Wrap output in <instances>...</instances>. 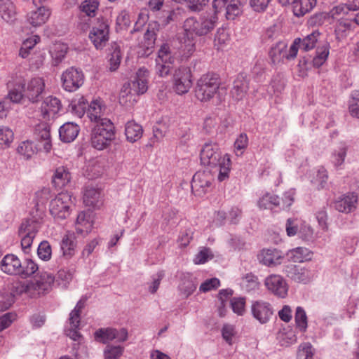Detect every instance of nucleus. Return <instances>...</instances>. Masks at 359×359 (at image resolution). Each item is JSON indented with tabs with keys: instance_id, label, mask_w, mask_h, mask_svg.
Instances as JSON below:
<instances>
[{
	"instance_id": "obj_6",
	"label": "nucleus",
	"mask_w": 359,
	"mask_h": 359,
	"mask_svg": "<svg viewBox=\"0 0 359 359\" xmlns=\"http://www.w3.org/2000/svg\"><path fill=\"white\" fill-rule=\"evenodd\" d=\"M62 88L68 92L77 90L84 83V74L74 67L67 69L61 75Z\"/></svg>"
},
{
	"instance_id": "obj_41",
	"label": "nucleus",
	"mask_w": 359,
	"mask_h": 359,
	"mask_svg": "<svg viewBox=\"0 0 359 359\" xmlns=\"http://www.w3.org/2000/svg\"><path fill=\"white\" fill-rule=\"evenodd\" d=\"M257 205L260 209H272L273 207L280 206V200L275 194L266 193L259 198Z\"/></svg>"
},
{
	"instance_id": "obj_43",
	"label": "nucleus",
	"mask_w": 359,
	"mask_h": 359,
	"mask_svg": "<svg viewBox=\"0 0 359 359\" xmlns=\"http://www.w3.org/2000/svg\"><path fill=\"white\" fill-rule=\"evenodd\" d=\"M38 269V265L32 259H25L22 263L21 262L19 273L17 276L22 278H27L34 274Z\"/></svg>"
},
{
	"instance_id": "obj_16",
	"label": "nucleus",
	"mask_w": 359,
	"mask_h": 359,
	"mask_svg": "<svg viewBox=\"0 0 359 359\" xmlns=\"http://www.w3.org/2000/svg\"><path fill=\"white\" fill-rule=\"evenodd\" d=\"M251 311L253 317L260 323H266L273 315L271 305L266 302L256 301L252 303Z\"/></svg>"
},
{
	"instance_id": "obj_35",
	"label": "nucleus",
	"mask_w": 359,
	"mask_h": 359,
	"mask_svg": "<svg viewBox=\"0 0 359 359\" xmlns=\"http://www.w3.org/2000/svg\"><path fill=\"white\" fill-rule=\"evenodd\" d=\"M104 110L103 105L100 100H95L88 104V107L86 111L87 116L90 119L91 121L97 123L102 118V111Z\"/></svg>"
},
{
	"instance_id": "obj_36",
	"label": "nucleus",
	"mask_w": 359,
	"mask_h": 359,
	"mask_svg": "<svg viewBox=\"0 0 359 359\" xmlns=\"http://www.w3.org/2000/svg\"><path fill=\"white\" fill-rule=\"evenodd\" d=\"M287 44L283 41H278L272 46L269 50V57L273 64L278 63L286 58Z\"/></svg>"
},
{
	"instance_id": "obj_32",
	"label": "nucleus",
	"mask_w": 359,
	"mask_h": 359,
	"mask_svg": "<svg viewBox=\"0 0 359 359\" xmlns=\"http://www.w3.org/2000/svg\"><path fill=\"white\" fill-rule=\"evenodd\" d=\"M70 180L71 175L68 169L64 166H60L55 170L52 177V184L56 189H61L70 182Z\"/></svg>"
},
{
	"instance_id": "obj_38",
	"label": "nucleus",
	"mask_w": 359,
	"mask_h": 359,
	"mask_svg": "<svg viewBox=\"0 0 359 359\" xmlns=\"http://www.w3.org/2000/svg\"><path fill=\"white\" fill-rule=\"evenodd\" d=\"M320 33L319 31H313L303 39L300 38L299 46L300 49L304 51H309L313 49L318 41Z\"/></svg>"
},
{
	"instance_id": "obj_7",
	"label": "nucleus",
	"mask_w": 359,
	"mask_h": 359,
	"mask_svg": "<svg viewBox=\"0 0 359 359\" xmlns=\"http://www.w3.org/2000/svg\"><path fill=\"white\" fill-rule=\"evenodd\" d=\"M282 271L286 277L298 283L306 284L313 276L312 271L309 269L291 262L285 264Z\"/></svg>"
},
{
	"instance_id": "obj_8",
	"label": "nucleus",
	"mask_w": 359,
	"mask_h": 359,
	"mask_svg": "<svg viewBox=\"0 0 359 359\" xmlns=\"http://www.w3.org/2000/svg\"><path fill=\"white\" fill-rule=\"evenodd\" d=\"M94 338L97 342L107 344L109 341L116 339L122 342L128 338V331L125 328L117 330L111 327L99 328L94 333Z\"/></svg>"
},
{
	"instance_id": "obj_46",
	"label": "nucleus",
	"mask_w": 359,
	"mask_h": 359,
	"mask_svg": "<svg viewBox=\"0 0 359 359\" xmlns=\"http://www.w3.org/2000/svg\"><path fill=\"white\" fill-rule=\"evenodd\" d=\"M93 128H98V132H100V134H103V136L107 137V133H111V140H114L115 138V127L109 118L101 119L95 125Z\"/></svg>"
},
{
	"instance_id": "obj_5",
	"label": "nucleus",
	"mask_w": 359,
	"mask_h": 359,
	"mask_svg": "<svg viewBox=\"0 0 359 359\" xmlns=\"http://www.w3.org/2000/svg\"><path fill=\"white\" fill-rule=\"evenodd\" d=\"M72 203V195L68 192H61L55 198L52 199L49 211L53 218L57 220H64L70 214V205Z\"/></svg>"
},
{
	"instance_id": "obj_55",
	"label": "nucleus",
	"mask_w": 359,
	"mask_h": 359,
	"mask_svg": "<svg viewBox=\"0 0 359 359\" xmlns=\"http://www.w3.org/2000/svg\"><path fill=\"white\" fill-rule=\"evenodd\" d=\"M67 49L65 46L59 45L50 52L53 65L57 66L63 61L67 54Z\"/></svg>"
},
{
	"instance_id": "obj_57",
	"label": "nucleus",
	"mask_w": 359,
	"mask_h": 359,
	"mask_svg": "<svg viewBox=\"0 0 359 359\" xmlns=\"http://www.w3.org/2000/svg\"><path fill=\"white\" fill-rule=\"evenodd\" d=\"M85 300L80 299L74 309L69 313V324H76L81 323V313L84 307Z\"/></svg>"
},
{
	"instance_id": "obj_64",
	"label": "nucleus",
	"mask_w": 359,
	"mask_h": 359,
	"mask_svg": "<svg viewBox=\"0 0 359 359\" xmlns=\"http://www.w3.org/2000/svg\"><path fill=\"white\" fill-rule=\"evenodd\" d=\"M212 258H213V255L211 250L209 248H204L196 255L194 261L196 264H203Z\"/></svg>"
},
{
	"instance_id": "obj_13",
	"label": "nucleus",
	"mask_w": 359,
	"mask_h": 359,
	"mask_svg": "<svg viewBox=\"0 0 359 359\" xmlns=\"http://www.w3.org/2000/svg\"><path fill=\"white\" fill-rule=\"evenodd\" d=\"M45 83L43 79L34 77L30 79L25 88V98L31 102H36L39 100L44 90Z\"/></svg>"
},
{
	"instance_id": "obj_52",
	"label": "nucleus",
	"mask_w": 359,
	"mask_h": 359,
	"mask_svg": "<svg viewBox=\"0 0 359 359\" xmlns=\"http://www.w3.org/2000/svg\"><path fill=\"white\" fill-rule=\"evenodd\" d=\"M123 353V348L118 346L107 344L104 350V359H119Z\"/></svg>"
},
{
	"instance_id": "obj_49",
	"label": "nucleus",
	"mask_w": 359,
	"mask_h": 359,
	"mask_svg": "<svg viewBox=\"0 0 359 359\" xmlns=\"http://www.w3.org/2000/svg\"><path fill=\"white\" fill-rule=\"evenodd\" d=\"M12 130L6 126H0V149L8 147L13 140Z\"/></svg>"
},
{
	"instance_id": "obj_61",
	"label": "nucleus",
	"mask_w": 359,
	"mask_h": 359,
	"mask_svg": "<svg viewBox=\"0 0 359 359\" xmlns=\"http://www.w3.org/2000/svg\"><path fill=\"white\" fill-rule=\"evenodd\" d=\"M156 61H161L166 63V61L174 62L175 58L171 55L170 47L168 44L164 43L161 46L158 52V57Z\"/></svg>"
},
{
	"instance_id": "obj_59",
	"label": "nucleus",
	"mask_w": 359,
	"mask_h": 359,
	"mask_svg": "<svg viewBox=\"0 0 359 359\" xmlns=\"http://www.w3.org/2000/svg\"><path fill=\"white\" fill-rule=\"evenodd\" d=\"M248 145V137L245 133H241L236 140L234 142V149L236 151V155L239 156L243 153V151Z\"/></svg>"
},
{
	"instance_id": "obj_19",
	"label": "nucleus",
	"mask_w": 359,
	"mask_h": 359,
	"mask_svg": "<svg viewBox=\"0 0 359 359\" xmlns=\"http://www.w3.org/2000/svg\"><path fill=\"white\" fill-rule=\"evenodd\" d=\"M34 135L36 140L44 142L43 149L48 152L51 149L50 127L45 122L37 124L34 130Z\"/></svg>"
},
{
	"instance_id": "obj_50",
	"label": "nucleus",
	"mask_w": 359,
	"mask_h": 359,
	"mask_svg": "<svg viewBox=\"0 0 359 359\" xmlns=\"http://www.w3.org/2000/svg\"><path fill=\"white\" fill-rule=\"evenodd\" d=\"M346 152L347 148L346 146H341L332 152L331 162L335 168H338L344 163Z\"/></svg>"
},
{
	"instance_id": "obj_12",
	"label": "nucleus",
	"mask_w": 359,
	"mask_h": 359,
	"mask_svg": "<svg viewBox=\"0 0 359 359\" xmlns=\"http://www.w3.org/2000/svg\"><path fill=\"white\" fill-rule=\"evenodd\" d=\"M265 285L274 295L285 298L287 294L288 286L283 278L279 275H270L265 279Z\"/></svg>"
},
{
	"instance_id": "obj_17",
	"label": "nucleus",
	"mask_w": 359,
	"mask_h": 359,
	"mask_svg": "<svg viewBox=\"0 0 359 359\" xmlns=\"http://www.w3.org/2000/svg\"><path fill=\"white\" fill-rule=\"evenodd\" d=\"M41 114L44 119H50L54 116L62 109L60 100L56 97L48 96L46 97L41 105Z\"/></svg>"
},
{
	"instance_id": "obj_9",
	"label": "nucleus",
	"mask_w": 359,
	"mask_h": 359,
	"mask_svg": "<svg viewBox=\"0 0 359 359\" xmlns=\"http://www.w3.org/2000/svg\"><path fill=\"white\" fill-rule=\"evenodd\" d=\"M192 86L191 73L189 67H180L174 74V89L179 95L187 93Z\"/></svg>"
},
{
	"instance_id": "obj_27",
	"label": "nucleus",
	"mask_w": 359,
	"mask_h": 359,
	"mask_svg": "<svg viewBox=\"0 0 359 359\" xmlns=\"http://www.w3.org/2000/svg\"><path fill=\"white\" fill-rule=\"evenodd\" d=\"M248 88V81L243 74H239L233 81L231 93L233 97L239 101L245 97Z\"/></svg>"
},
{
	"instance_id": "obj_58",
	"label": "nucleus",
	"mask_w": 359,
	"mask_h": 359,
	"mask_svg": "<svg viewBox=\"0 0 359 359\" xmlns=\"http://www.w3.org/2000/svg\"><path fill=\"white\" fill-rule=\"evenodd\" d=\"M180 290L187 297L191 295L196 289V284L194 281L189 276L184 278L182 280V283L179 285Z\"/></svg>"
},
{
	"instance_id": "obj_31",
	"label": "nucleus",
	"mask_w": 359,
	"mask_h": 359,
	"mask_svg": "<svg viewBox=\"0 0 359 359\" xmlns=\"http://www.w3.org/2000/svg\"><path fill=\"white\" fill-rule=\"evenodd\" d=\"M330 45L327 41L319 43L316 47V55L312 60L314 67L319 68L327 61L330 54Z\"/></svg>"
},
{
	"instance_id": "obj_18",
	"label": "nucleus",
	"mask_w": 359,
	"mask_h": 359,
	"mask_svg": "<svg viewBox=\"0 0 359 359\" xmlns=\"http://www.w3.org/2000/svg\"><path fill=\"white\" fill-rule=\"evenodd\" d=\"M358 196L353 192L343 195L334 203L337 210L344 213H349L356 209Z\"/></svg>"
},
{
	"instance_id": "obj_10",
	"label": "nucleus",
	"mask_w": 359,
	"mask_h": 359,
	"mask_svg": "<svg viewBox=\"0 0 359 359\" xmlns=\"http://www.w3.org/2000/svg\"><path fill=\"white\" fill-rule=\"evenodd\" d=\"M109 25L106 22H101L93 27L89 33V39L96 49H102L109 40Z\"/></svg>"
},
{
	"instance_id": "obj_29",
	"label": "nucleus",
	"mask_w": 359,
	"mask_h": 359,
	"mask_svg": "<svg viewBox=\"0 0 359 359\" xmlns=\"http://www.w3.org/2000/svg\"><path fill=\"white\" fill-rule=\"evenodd\" d=\"M34 283L32 281L18 282L13 285L11 292V306L15 302V297L20 296L24 293H27L30 296L34 295Z\"/></svg>"
},
{
	"instance_id": "obj_45",
	"label": "nucleus",
	"mask_w": 359,
	"mask_h": 359,
	"mask_svg": "<svg viewBox=\"0 0 359 359\" xmlns=\"http://www.w3.org/2000/svg\"><path fill=\"white\" fill-rule=\"evenodd\" d=\"M88 104V100L81 96L72 102L70 104L71 111L73 114L81 118L86 113Z\"/></svg>"
},
{
	"instance_id": "obj_30",
	"label": "nucleus",
	"mask_w": 359,
	"mask_h": 359,
	"mask_svg": "<svg viewBox=\"0 0 359 359\" xmlns=\"http://www.w3.org/2000/svg\"><path fill=\"white\" fill-rule=\"evenodd\" d=\"M98 128H93L91 132V145L97 150H103L110 145L111 141V133H109L107 137L103 136L98 132Z\"/></svg>"
},
{
	"instance_id": "obj_39",
	"label": "nucleus",
	"mask_w": 359,
	"mask_h": 359,
	"mask_svg": "<svg viewBox=\"0 0 359 359\" xmlns=\"http://www.w3.org/2000/svg\"><path fill=\"white\" fill-rule=\"evenodd\" d=\"M121 53L120 47L117 43H114L111 45V48L109 49V69L111 72L116 71L121 63Z\"/></svg>"
},
{
	"instance_id": "obj_47",
	"label": "nucleus",
	"mask_w": 359,
	"mask_h": 359,
	"mask_svg": "<svg viewBox=\"0 0 359 359\" xmlns=\"http://www.w3.org/2000/svg\"><path fill=\"white\" fill-rule=\"evenodd\" d=\"M294 320L296 326L299 331L301 332H305L308 327V320L306 312L302 307L298 306L296 309Z\"/></svg>"
},
{
	"instance_id": "obj_14",
	"label": "nucleus",
	"mask_w": 359,
	"mask_h": 359,
	"mask_svg": "<svg viewBox=\"0 0 359 359\" xmlns=\"http://www.w3.org/2000/svg\"><path fill=\"white\" fill-rule=\"evenodd\" d=\"M156 35L154 29H150L149 27L147 28L143 39L139 43L138 46L136 47V55L138 57L149 56L153 52Z\"/></svg>"
},
{
	"instance_id": "obj_1",
	"label": "nucleus",
	"mask_w": 359,
	"mask_h": 359,
	"mask_svg": "<svg viewBox=\"0 0 359 359\" xmlns=\"http://www.w3.org/2000/svg\"><path fill=\"white\" fill-rule=\"evenodd\" d=\"M200 158L201 163L205 166L219 168L218 175L219 182L229 178L231 165L230 157L227 154L222 156L219 146L217 144L205 143L201 151Z\"/></svg>"
},
{
	"instance_id": "obj_26",
	"label": "nucleus",
	"mask_w": 359,
	"mask_h": 359,
	"mask_svg": "<svg viewBox=\"0 0 359 359\" xmlns=\"http://www.w3.org/2000/svg\"><path fill=\"white\" fill-rule=\"evenodd\" d=\"M261 255L262 262L269 267L280 264L283 259L282 252L276 248L263 250Z\"/></svg>"
},
{
	"instance_id": "obj_20",
	"label": "nucleus",
	"mask_w": 359,
	"mask_h": 359,
	"mask_svg": "<svg viewBox=\"0 0 359 359\" xmlns=\"http://www.w3.org/2000/svg\"><path fill=\"white\" fill-rule=\"evenodd\" d=\"M55 280V277L48 272H42L38 279L31 280L34 283V290L38 294L48 292L52 287Z\"/></svg>"
},
{
	"instance_id": "obj_21",
	"label": "nucleus",
	"mask_w": 359,
	"mask_h": 359,
	"mask_svg": "<svg viewBox=\"0 0 359 359\" xmlns=\"http://www.w3.org/2000/svg\"><path fill=\"white\" fill-rule=\"evenodd\" d=\"M41 224L42 217L41 216H31L22 222L18 229V233H28L29 236H36Z\"/></svg>"
},
{
	"instance_id": "obj_48",
	"label": "nucleus",
	"mask_w": 359,
	"mask_h": 359,
	"mask_svg": "<svg viewBox=\"0 0 359 359\" xmlns=\"http://www.w3.org/2000/svg\"><path fill=\"white\" fill-rule=\"evenodd\" d=\"M99 2L97 0H85L79 6L80 11L88 17H95L98 9Z\"/></svg>"
},
{
	"instance_id": "obj_54",
	"label": "nucleus",
	"mask_w": 359,
	"mask_h": 359,
	"mask_svg": "<svg viewBox=\"0 0 359 359\" xmlns=\"http://www.w3.org/2000/svg\"><path fill=\"white\" fill-rule=\"evenodd\" d=\"M37 254L39 257L43 261L50 259L52 248L48 241H43L40 243L37 249Z\"/></svg>"
},
{
	"instance_id": "obj_25",
	"label": "nucleus",
	"mask_w": 359,
	"mask_h": 359,
	"mask_svg": "<svg viewBox=\"0 0 359 359\" xmlns=\"http://www.w3.org/2000/svg\"><path fill=\"white\" fill-rule=\"evenodd\" d=\"M50 13L45 6H39L36 11H31L27 14V22L33 27H36L44 24L48 19Z\"/></svg>"
},
{
	"instance_id": "obj_11",
	"label": "nucleus",
	"mask_w": 359,
	"mask_h": 359,
	"mask_svg": "<svg viewBox=\"0 0 359 359\" xmlns=\"http://www.w3.org/2000/svg\"><path fill=\"white\" fill-rule=\"evenodd\" d=\"M211 176L205 172H197L194 174L191 183V191L195 196H203L210 187Z\"/></svg>"
},
{
	"instance_id": "obj_51",
	"label": "nucleus",
	"mask_w": 359,
	"mask_h": 359,
	"mask_svg": "<svg viewBox=\"0 0 359 359\" xmlns=\"http://www.w3.org/2000/svg\"><path fill=\"white\" fill-rule=\"evenodd\" d=\"M243 287L248 292H251L259 288L258 278L252 273H247L242 280Z\"/></svg>"
},
{
	"instance_id": "obj_4",
	"label": "nucleus",
	"mask_w": 359,
	"mask_h": 359,
	"mask_svg": "<svg viewBox=\"0 0 359 359\" xmlns=\"http://www.w3.org/2000/svg\"><path fill=\"white\" fill-rule=\"evenodd\" d=\"M247 4L248 0H213L212 6L217 15L224 12L228 20H233L242 15Z\"/></svg>"
},
{
	"instance_id": "obj_15",
	"label": "nucleus",
	"mask_w": 359,
	"mask_h": 359,
	"mask_svg": "<svg viewBox=\"0 0 359 359\" xmlns=\"http://www.w3.org/2000/svg\"><path fill=\"white\" fill-rule=\"evenodd\" d=\"M278 2L283 6H291L297 17L304 16L316 6V0H278Z\"/></svg>"
},
{
	"instance_id": "obj_44",
	"label": "nucleus",
	"mask_w": 359,
	"mask_h": 359,
	"mask_svg": "<svg viewBox=\"0 0 359 359\" xmlns=\"http://www.w3.org/2000/svg\"><path fill=\"white\" fill-rule=\"evenodd\" d=\"M37 151V147L32 141L26 140L20 142L17 147V152L25 159L30 158Z\"/></svg>"
},
{
	"instance_id": "obj_3",
	"label": "nucleus",
	"mask_w": 359,
	"mask_h": 359,
	"mask_svg": "<svg viewBox=\"0 0 359 359\" xmlns=\"http://www.w3.org/2000/svg\"><path fill=\"white\" fill-rule=\"evenodd\" d=\"M220 86L219 76L215 73L201 76L196 87V96L201 102L210 101L217 93Z\"/></svg>"
},
{
	"instance_id": "obj_34",
	"label": "nucleus",
	"mask_w": 359,
	"mask_h": 359,
	"mask_svg": "<svg viewBox=\"0 0 359 359\" xmlns=\"http://www.w3.org/2000/svg\"><path fill=\"white\" fill-rule=\"evenodd\" d=\"M100 196L101 193L98 189L87 187L83 194V203L86 206L99 208L102 204Z\"/></svg>"
},
{
	"instance_id": "obj_56",
	"label": "nucleus",
	"mask_w": 359,
	"mask_h": 359,
	"mask_svg": "<svg viewBox=\"0 0 359 359\" xmlns=\"http://www.w3.org/2000/svg\"><path fill=\"white\" fill-rule=\"evenodd\" d=\"M73 277L72 273L69 270L60 269L55 277L56 283L61 285L62 287H67V285L72 280Z\"/></svg>"
},
{
	"instance_id": "obj_24",
	"label": "nucleus",
	"mask_w": 359,
	"mask_h": 359,
	"mask_svg": "<svg viewBox=\"0 0 359 359\" xmlns=\"http://www.w3.org/2000/svg\"><path fill=\"white\" fill-rule=\"evenodd\" d=\"M26 86V81L24 79H18L13 82V83H9L8 88L9 91L8 97L11 102L14 103H19L23 99H25V88Z\"/></svg>"
},
{
	"instance_id": "obj_53",
	"label": "nucleus",
	"mask_w": 359,
	"mask_h": 359,
	"mask_svg": "<svg viewBox=\"0 0 359 359\" xmlns=\"http://www.w3.org/2000/svg\"><path fill=\"white\" fill-rule=\"evenodd\" d=\"M76 232L83 233L84 231L88 232L91 226L89 219H87V213L81 212L76 218Z\"/></svg>"
},
{
	"instance_id": "obj_37",
	"label": "nucleus",
	"mask_w": 359,
	"mask_h": 359,
	"mask_svg": "<svg viewBox=\"0 0 359 359\" xmlns=\"http://www.w3.org/2000/svg\"><path fill=\"white\" fill-rule=\"evenodd\" d=\"M149 71L145 67L140 68L136 72V93L144 94L148 89Z\"/></svg>"
},
{
	"instance_id": "obj_33",
	"label": "nucleus",
	"mask_w": 359,
	"mask_h": 359,
	"mask_svg": "<svg viewBox=\"0 0 359 359\" xmlns=\"http://www.w3.org/2000/svg\"><path fill=\"white\" fill-rule=\"evenodd\" d=\"M16 8L11 0H0V16L8 23L16 18Z\"/></svg>"
},
{
	"instance_id": "obj_62",
	"label": "nucleus",
	"mask_w": 359,
	"mask_h": 359,
	"mask_svg": "<svg viewBox=\"0 0 359 359\" xmlns=\"http://www.w3.org/2000/svg\"><path fill=\"white\" fill-rule=\"evenodd\" d=\"M236 334L235 327L232 325L225 324L222 329V335L225 341L231 345L233 337Z\"/></svg>"
},
{
	"instance_id": "obj_2",
	"label": "nucleus",
	"mask_w": 359,
	"mask_h": 359,
	"mask_svg": "<svg viewBox=\"0 0 359 359\" xmlns=\"http://www.w3.org/2000/svg\"><path fill=\"white\" fill-rule=\"evenodd\" d=\"M218 24V17L215 12H205L198 18L189 17L184 22L187 36H204L211 33Z\"/></svg>"
},
{
	"instance_id": "obj_28",
	"label": "nucleus",
	"mask_w": 359,
	"mask_h": 359,
	"mask_svg": "<svg viewBox=\"0 0 359 359\" xmlns=\"http://www.w3.org/2000/svg\"><path fill=\"white\" fill-rule=\"evenodd\" d=\"M60 250L62 256L66 259L72 258L76 252V241L74 234L65 235L60 243Z\"/></svg>"
},
{
	"instance_id": "obj_42",
	"label": "nucleus",
	"mask_w": 359,
	"mask_h": 359,
	"mask_svg": "<svg viewBox=\"0 0 359 359\" xmlns=\"http://www.w3.org/2000/svg\"><path fill=\"white\" fill-rule=\"evenodd\" d=\"M131 83L130 82H126L123 85L119 93V103L122 106L128 107L133 105L135 98L131 93Z\"/></svg>"
},
{
	"instance_id": "obj_23",
	"label": "nucleus",
	"mask_w": 359,
	"mask_h": 359,
	"mask_svg": "<svg viewBox=\"0 0 359 359\" xmlns=\"http://www.w3.org/2000/svg\"><path fill=\"white\" fill-rule=\"evenodd\" d=\"M80 127L72 122H67L59 128V137L62 142L69 143L78 136Z\"/></svg>"
},
{
	"instance_id": "obj_22",
	"label": "nucleus",
	"mask_w": 359,
	"mask_h": 359,
	"mask_svg": "<svg viewBox=\"0 0 359 359\" xmlns=\"http://www.w3.org/2000/svg\"><path fill=\"white\" fill-rule=\"evenodd\" d=\"M3 272L9 275H18L19 273L21 262L19 258L13 254H8L4 257L0 263Z\"/></svg>"
},
{
	"instance_id": "obj_63",
	"label": "nucleus",
	"mask_w": 359,
	"mask_h": 359,
	"mask_svg": "<svg viewBox=\"0 0 359 359\" xmlns=\"http://www.w3.org/2000/svg\"><path fill=\"white\" fill-rule=\"evenodd\" d=\"M245 300L243 297H233L231 300V306L233 311L242 316L245 311Z\"/></svg>"
},
{
	"instance_id": "obj_60",
	"label": "nucleus",
	"mask_w": 359,
	"mask_h": 359,
	"mask_svg": "<svg viewBox=\"0 0 359 359\" xmlns=\"http://www.w3.org/2000/svg\"><path fill=\"white\" fill-rule=\"evenodd\" d=\"M174 62L166 61L165 62L161 61H156V71L158 76L161 77L168 75L172 69V64Z\"/></svg>"
},
{
	"instance_id": "obj_40",
	"label": "nucleus",
	"mask_w": 359,
	"mask_h": 359,
	"mask_svg": "<svg viewBox=\"0 0 359 359\" xmlns=\"http://www.w3.org/2000/svg\"><path fill=\"white\" fill-rule=\"evenodd\" d=\"M287 256L292 262L301 263L311 259V252L306 248L298 247L290 250Z\"/></svg>"
}]
</instances>
